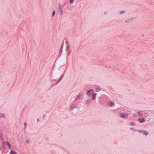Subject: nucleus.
I'll return each instance as SVG.
<instances>
[{
  "mask_svg": "<svg viewBox=\"0 0 154 154\" xmlns=\"http://www.w3.org/2000/svg\"><path fill=\"white\" fill-rule=\"evenodd\" d=\"M131 125H134V123L133 122L131 123Z\"/></svg>",
  "mask_w": 154,
  "mask_h": 154,
  "instance_id": "obj_17",
  "label": "nucleus"
},
{
  "mask_svg": "<svg viewBox=\"0 0 154 154\" xmlns=\"http://www.w3.org/2000/svg\"><path fill=\"white\" fill-rule=\"evenodd\" d=\"M70 49V46L69 45H67L66 46V50L68 51Z\"/></svg>",
  "mask_w": 154,
  "mask_h": 154,
  "instance_id": "obj_9",
  "label": "nucleus"
},
{
  "mask_svg": "<svg viewBox=\"0 0 154 154\" xmlns=\"http://www.w3.org/2000/svg\"><path fill=\"white\" fill-rule=\"evenodd\" d=\"M93 91V90L92 89H91V90H88L87 91V94L89 95V96H91V94H89V93L90 92H92Z\"/></svg>",
  "mask_w": 154,
  "mask_h": 154,
  "instance_id": "obj_3",
  "label": "nucleus"
},
{
  "mask_svg": "<svg viewBox=\"0 0 154 154\" xmlns=\"http://www.w3.org/2000/svg\"><path fill=\"white\" fill-rule=\"evenodd\" d=\"M5 115L4 114L0 113V117H4Z\"/></svg>",
  "mask_w": 154,
  "mask_h": 154,
  "instance_id": "obj_10",
  "label": "nucleus"
},
{
  "mask_svg": "<svg viewBox=\"0 0 154 154\" xmlns=\"http://www.w3.org/2000/svg\"><path fill=\"white\" fill-rule=\"evenodd\" d=\"M63 75H62L60 77V79H59L57 81V83H57H58L61 80V79H62L63 77Z\"/></svg>",
  "mask_w": 154,
  "mask_h": 154,
  "instance_id": "obj_8",
  "label": "nucleus"
},
{
  "mask_svg": "<svg viewBox=\"0 0 154 154\" xmlns=\"http://www.w3.org/2000/svg\"><path fill=\"white\" fill-rule=\"evenodd\" d=\"M55 14V11H54L53 12V14H52V16H53Z\"/></svg>",
  "mask_w": 154,
  "mask_h": 154,
  "instance_id": "obj_14",
  "label": "nucleus"
},
{
  "mask_svg": "<svg viewBox=\"0 0 154 154\" xmlns=\"http://www.w3.org/2000/svg\"><path fill=\"white\" fill-rule=\"evenodd\" d=\"M71 51H69L68 53V55H69L70 54H71Z\"/></svg>",
  "mask_w": 154,
  "mask_h": 154,
  "instance_id": "obj_18",
  "label": "nucleus"
},
{
  "mask_svg": "<svg viewBox=\"0 0 154 154\" xmlns=\"http://www.w3.org/2000/svg\"><path fill=\"white\" fill-rule=\"evenodd\" d=\"M138 114L139 115V116H141L143 115L142 113L140 112H138Z\"/></svg>",
  "mask_w": 154,
  "mask_h": 154,
  "instance_id": "obj_12",
  "label": "nucleus"
},
{
  "mask_svg": "<svg viewBox=\"0 0 154 154\" xmlns=\"http://www.w3.org/2000/svg\"><path fill=\"white\" fill-rule=\"evenodd\" d=\"M3 143H6L7 144V146H8L9 147V149H11V145H10V144L8 142H3Z\"/></svg>",
  "mask_w": 154,
  "mask_h": 154,
  "instance_id": "obj_4",
  "label": "nucleus"
},
{
  "mask_svg": "<svg viewBox=\"0 0 154 154\" xmlns=\"http://www.w3.org/2000/svg\"><path fill=\"white\" fill-rule=\"evenodd\" d=\"M108 104L110 106H112L114 105V104L112 102H109L108 103Z\"/></svg>",
  "mask_w": 154,
  "mask_h": 154,
  "instance_id": "obj_6",
  "label": "nucleus"
},
{
  "mask_svg": "<svg viewBox=\"0 0 154 154\" xmlns=\"http://www.w3.org/2000/svg\"><path fill=\"white\" fill-rule=\"evenodd\" d=\"M24 125H25V126H26V125H27L26 123H24Z\"/></svg>",
  "mask_w": 154,
  "mask_h": 154,
  "instance_id": "obj_20",
  "label": "nucleus"
},
{
  "mask_svg": "<svg viewBox=\"0 0 154 154\" xmlns=\"http://www.w3.org/2000/svg\"><path fill=\"white\" fill-rule=\"evenodd\" d=\"M100 90V87L98 88L97 89H96V91H99Z\"/></svg>",
  "mask_w": 154,
  "mask_h": 154,
  "instance_id": "obj_16",
  "label": "nucleus"
},
{
  "mask_svg": "<svg viewBox=\"0 0 154 154\" xmlns=\"http://www.w3.org/2000/svg\"><path fill=\"white\" fill-rule=\"evenodd\" d=\"M135 117H137V116L136 115H133Z\"/></svg>",
  "mask_w": 154,
  "mask_h": 154,
  "instance_id": "obj_21",
  "label": "nucleus"
},
{
  "mask_svg": "<svg viewBox=\"0 0 154 154\" xmlns=\"http://www.w3.org/2000/svg\"><path fill=\"white\" fill-rule=\"evenodd\" d=\"M139 122L140 123L144 122H145V119L144 118L139 119Z\"/></svg>",
  "mask_w": 154,
  "mask_h": 154,
  "instance_id": "obj_2",
  "label": "nucleus"
},
{
  "mask_svg": "<svg viewBox=\"0 0 154 154\" xmlns=\"http://www.w3.org/2000/svg\"><path fill=\"white\" fill-rule=\"evenodd\" d=\"M80 97V96L79 95H78L75 98V100H76L78 99H79Z\"/></svg>",
  "mask_w": 154,
  "mask_h": 154,
  "instance_id": "obj_13",
  "label": "nucleus"
},
{
  "mask_svg": "<svg viewBox=\"0 0 154 154\" xmlns=\"http://www.w3.org/2000/svg\"><path fill=\"white\" fill-rule=\"evenodd\" d=\"M129 20H126L125 22L126 23H128V22H129Z\"/></svg>",
  "mask_w": 154,
  "mask_h": 154,
  "instance_id": "obj_19",
  "label": "nucleus"
},
{
  "mask_svg": "<svg viewBox=\"0 0 154 154\" xmlns=\"http://www.w3.org/2000/svg\"><path fill=\"white\" fill-rule=\"evenodd\" d=\"M70 3L71 4H72L73 2V0H70Z\"/></svg>",
  "mask_w": 154,
  "mask_h": 154,
  "instance_id": "obj_15",
  "label": "nucleus"
},
{
  "mask_svg": "<svg viewBox=\"0 0 154 154\" xmlns=\"http://www.w3.org/2000/svg\"><path fill=\"white\" fill-rule=\"evenodd\" d=\"M62 47H63V45H62V46L61 47V49L62 48Z\"/></svg>",
  "mask_w": 154,
  "mask_h": 154,
  "instance_id": "obj_22",
  "label": "nucleus"
},
{
  "mask_svg": "<svg viewBox=\"0 0 154 154\" xmlns=\"http://www.w3.org/2000/svg\"><path fill=\"white\" fill-rule=\"evenodd\" d=\"M96 94H93L92 95V99L93 100H94L96 98Z\"/></svg>",
  "mask_w": 154,
  "mask_h": 154,
  "instance_id": "obj_5",
  "label": "nucleus"
},
{
  "mask_svg": "<svg viewBox=\"0 0 154 154\" xmlns=\"http://www.w3.org/2000/svg\"><path fill=\"white\" fill-rule=\"evenodd\" d=\"M120 116L121 117L125 118L127 117L128 115L126 113H122L120 114Z\"/></svg>",
  "mask_w": 154,
  "mask_h": 154,
  "instance_id": "obj_1",
  "label": "nucleus"
},
{
  "mask_svg": "<svg viewBox=\"0 0 154 154\" xmlns=\"http://www.w3.org/2000/svg\"><path fill=\"white\" fill-rule=\"evenodd\" d=\"M10 154H17V153L12 150L11 151Z\"/></svg>",
  "mask_w": 154,
  "mask_h": 154,
  "instance_id": "obj_7",
  "label": "nucleus"
},
{
  "mask_svg": "<svg viewBox=\"0 0 154 154\" xmlns=\"http://www.w3.org/2000/svg\"><path fill=\"white\" fill-rule=\"evenodd\" d=\"M143 134L145 135H147L148 134V133L147 131H143Z\"/></svg>",
  "mask_w": 154,
  "mask_h": 154,
  "instance_id": "obj_11",
  "label": "nucleus"
}]
</instances>
